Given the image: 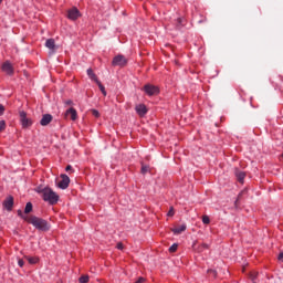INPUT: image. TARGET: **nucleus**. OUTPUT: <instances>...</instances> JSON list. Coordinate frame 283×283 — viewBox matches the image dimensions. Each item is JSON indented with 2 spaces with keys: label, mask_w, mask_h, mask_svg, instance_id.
<instances>
[{
  "label": "nucleus",
  "mask_w": 283,
  "mask_h": 283,
  "mask_svg": "<svg viewBox=\"0 0 283 283\" xmlns=\"http://www.w3.org/2000/svg\"><path fill=\"white\" fill-rule=\"evenodd\" d=\"M28 223L32 224V227H34V229L38 231H43L44 233L51 229L50 222H48V220L36 216H31Z\"/></svg>",
  "instance_id": "f257e3e1"
},
{
  "label": "nucleus",
  "mask_w": 283,
  "mask_h": 283,
  "mask_svg": "<svg viewBox=\"0 0 283 283\" xmlns=\"http://www.w3.org/2000/svg\"><path fill=\"white\" fill-rule=\"evenodd\" d=\"M38 193H41L44 202H49V205H56V202H59V195H56L52 188L45 187L38 190Z\"/></svg>",
  "instance_id": "f03ea898"
},
{
  "label": "nucleus",
  "mask_w": 283,
  "mask_h": 283,
  "mask_svg": "<svg viewBox=\"0 0 283 283\" xmlns=\"http://www.w3.org/2000/svg\"><path fill=\"white\" fill-rule=\"evenodd\" d=\"M20 124L23 129H28V127H32L33 123L32 118H28V113L25 111H20Z\"/></svg>",
  "instance_id": "7ed1b4c3"
},
{
  "label": "nucleus",
  "mask_w": 283,
  "mask_h": 283,
  "mask_svg": "<svg viewBox=\"0 0 283 283\" xmlns=\"http://www.w3.org/2000/svg\"><path fill=\"white\" fill-rule=\"evenodd\" d=\"M128 60L123 54H118L115 57H113L112 65L113 67H125L127 65Z\"/></svg>",
  "instance_id": "20e7f679"
},
{
  "label": "nucleus",
  "mask_w": 283,
  "mask_h": 283,
  "mask_svg": "<svg viewBox=\"0 0 283 283\" xmlns=\"http://www.w3.org/2000/svg\"><path fill=\"white\" fill-rule=\"evenodd\" d=\"M143 90L147 96H157V94H160V88L154 84H146Z\"/></svg>",
  "instance_id": "39448f33"
},
{
  "label": "nucleus",
  "mask_w": 283,
  "mask_h": 283,
  "mask_svg": "<svg viewBox=\"0 0 283 283\" xmlns=\"http://www.w3.org/2000/svg\"><path fill=\"white\" fill-rule=\"evenodd\" d=\"M1 70L9 76H12V74H14V66H12V63H10V61L8 60L3 62Z\"/></svg>",
  "instance_id": "423d86ee"
},
{
  "label": "nucleus",
  "mask_w": 283,
  "mask_h": 283,
  "mask_svg": "<svg viewBox=\"0 0 283 283\" xmlns=\"http://www.w3.org/2000/svg\"><path fill=\"white\" fill-rule=\"evenodd\" d=\"M60 178H62V180L57 184L59 189H67V187H70V177L65 174L60 175Z\"/></svg>",
  "instance_id": "0eeeda50"
},
{
  "label": "nucleus",
  "mask_w": 283,
  "mask_h": 283,
  "mask_svg": "<svg viewBox=\"0 0 283 283\" xmlns=\"http://www.w3.org/2000/svg\"><path fill=\"white\" fill-rule=\"evenodd\" d=\"M81 17V11H78V9L73 8L70 9L67 12V19H70L71 21H76V19H78Z\"/></svg>",
  "instance_id": "6e6552de"
},
{
  "label": "nucleus",
  "mask_w": 283,
  "mask_h": 283,
  "mask_svg": "<svg viewBox=\"0 0 283 283\" xmlns=\"http://www.w3.org/2000/svg\"><path fill=\"white\" fill-rule=\"evenodd\" d=\"M2 205L7 211H12V208L14 207V197H7Z\"/></svg>",
  "instance_id": "1a4fd4ad"
},
{
  "label": "nucleus",
  "mask_w": 283,
  "mask_h": 283,
  "mask_svg": "<svg viewBox=\"0 0 283 283\" xmlns=\"http://www.w3.org/2000/svg\"><path fill=\"white\" fill-rule=\"evenodd\" d=\"M52 115L51 114H44L40 120V125L42 127H48L52 123Z\"/></svg>",
  "instance_id": "9d476101"
},
{
  "label": "nucleus",
  "mask_w": 283,
  "mask_h": 283,
  "mask_svg": "<svg viewBox=\"0 0 283 283\" xmlns=\"http://www.w3.org/2000/svg\"><path fill=\"white\" fill-rule=\"evenodd\" d=\"M135 112L138 114V116H146L147 106L145 104H139L135 107Z\"/></svg>",
  "instance_id": "9b49d317"
},
{
  "label": "nucleus",
  "mask_w": 283,
  "mask_h": 283,
  "mask_svg": "<svg viewBox=\"0 0 283 283\" xmlns=\"http://www.w3.org/2000/svg\"><path fill=\"white\" fill-rule=\"evenodd\" d=\"M65 116H71V120H76V118L78 117V114L76 113V109L74 107H71L66 109Z\"/></svg>",
  "instance_id": "f8f14e48"
},
{
  "label": "nucleus",
  "mask_w": 283,
  "mask_h": 283,
  "mask_svg": "<svg viewBox=\"0 0 283 283\" xmlns=\"http://www.w3.org/2000/svg\"><path fill=\"white\" fill-rule=\"evenodd\" d=\"M185 231H187V224H185V223L179 226V227H177V228H175V229H172V233L175 235H180V233H182Z\"/></svg>",
  "instance_id": "ddd939ff"
},
{
  "label": "nucleus",
  "mask_w": 283,
  "mask_h": 283,
  "mask_svg": "<svg viewBox=\"0 0 283 283\" xmlns=\"http://www.w3.org/2000/svg\"><path fill=\"white\" fill-rule=\"evenodd\" d=\"M235 178L239 182H244V178H247V174L244 171L241 170H235Z\"/></svg>",
  "instance_id": "4468645a"
},
{
  "label": "nucleus",
  "mask_w": 283,
  "mask_h": 283,
  "mask_svg": "<svg viewBox=\"0 0 283 283\" xmlns=\"http://www.w3.org/2000/svg\"><path fill=\"white\" fill-rule=\"evenodd\" d=\"M45 48L52 51L56 50V42L54 41V39L46 40Z\"/></svg>",
  "instance_id": "2eb2a0df"
},
{
  "label": "nucleus",
  "mask_w": 283,
  "mask_h": 283,
  "mask_svg": "<svg viewBox=\"0 0 283 283\" xmlns=\"http://www.w3.org/2000/svg\"><path fill=\"white\" fill-rule=\"evenodd\" d=\"M86 74H87L88 78H91V81H94V83H96L98 81V77L96 76V74L94 73V71L92 69H87Z\"/></svg>",
  "instance_id": "dca6fc26"
},
{
  "label": "nucleus",
  "mask_w": 283,
  "mask_h": 283,
  "mask_svg": "<svg viewBox=\"0 0 283 283\" xmlns=\"http://www.w3.org/2000/svg\"><path fill=\"white\" fill-rule=\"evenodd\" d=\"M17 213H18V217L21 218V220H24V222H30V217L23 213L22 210H18Z\"/></svg>",
  "instance_id": "f3484780"
},
{
  "label": "nucleus",
  "mask_w": 283,
  "mask_h": 283,
  "mask_svg": "<svg viewBox=\"0 0 283 283\" xmlns=\"http://www.w3.org/2000/svg\"><path fill=\"white\" fill-rule=\"evenodd\" d=\"M32 209H34V206L32 205V202H27L24 208L25 216H28V213H32Z\"/></svg>",
  "instance_id": "a211bd4d"
},
{
  "label": "nucleus",
  "mask_w": 283,
  "mask_h": 283,
  "mask_svg": "<svg viewBox=\"0 0 283 283\" xmlns=\"http://www.w3.org/2000/svg\"><path fill=\"white\" fill-rule=\"evenodd\" d=\"M98 85L99 91L102 92L103 96H107V91H105V86L98 80L95 82Z\"/></svg>",
  "instance_id": "6ab92c4d"
},
{
  "label": "nucleus",
  "mask_w": 283,
  "mask_h": 283,
  "mask_svg": "<svg viewBox=\"0 0 283 283\" xmlns=\"http://www.w3.org/2000/svg\"><path fill=\"white\" fill-rule=\"evenodd\" d=\"M27 260L29 264H36L39 262V259L34 256H27Z\"/></svg>",
  "instance_id": "aec40b11"
},
{
  "label": "nucleus",
  "mask_w": 283,
  "mask_h": 283,
  "mask_svg": "<svg viewBox=\"0 0 283 283\" xmlns=\"http://www.w3.org/2000/svg\"><path fill=\"white\" fill-rule=\"evenodd\" d=\"M78 282H80V283H88V282H90V276H88V275H82V276L78 279Z\"/></svg>",
  "instance_id": "412c9836"
},
{
  "label": "nucleus",
  "mask_w": 283,
  "mask_h": 283,
  "mask_svg": "<svg viewBox=\"0 0 283 283\" xmlns=\"http://www.w3.org/2000/svg\"><path fill=\"white\" fill-rule=\"evenodd\" d=\"M176 251H178V243H174V244L169 248V253H176Z\"/></svg>",
  "instance_id": "4be33fe9"
},
{
  "label": "nucleus",
  "mask_w": 283,
  "mask_h": 283,
  "mask_svg": "<svg viewBox=\"0 0 283 283\" xmlns=\"http://www.w3.org/2000/svg\"><path fill=\"white\" fill-rule=\"evenodd\" d=\"M250 280H251L252 282H255V280H258V272H252V273L250 274Z\"/></svg>",
  "instance_id": "5701e85b"
},
{
  "label": "nucleus",
  "mask_w": 283,
  "mask_h": 283,
  "mask_svg": "<svg viewBox=\"0 0 283 283\" xmlns=\"http://www.w3.org/2000/svg\"><path fill=\"white\" fill-rule=\"evenodd\" d=\"M202 222H203V224H209V222H211V219H209V216H203Z\"/></svg>",
  "instance_id": "b1692460"
},
{
  "label": "nucleus",
  "mask_w": 283,
  "mask_h": 283,
  "mask_svg": "<svg viewBox=\"0 0 283 283\" xmlns=\"http://www.w3.org/2000/svg\"><path fill=\"white\" fill-rule=\"evenodd\" d=\"M6 130V120H0V132Z\"/></svg>",
  "instance_id": "393cba45"
},
{
  "label": "nucleus",
  "mask_w": 283,
  "mask_h": 283,
  "mask_svg": "<svg viewBox=\"0 0 283 283\" xmlns=\"http://www.w3.org/2000/svg\"><path fill=\"white\" fill-rule=\"evenodd\" d=\"M64 105L72 106V105H74V102L72 99H66V101H64Z\"/></svg>",
  "instance_id": "a878e982"
},
{
  "label": "nucleus",
  "mask_w": 283,
  "mask_h": 283,
  "mask_svg": "<svg viewBox=\"0 0 283 283\" xmlns=\"http://www.w3.org/2000/svg\"><path fill=\"white\" fill-rule=\"evenodd\" d=\"M4 113H6V106L0 104V116H3Z\"/></svg>",
  "instance_id": "bb28decb"
},
{
  "label": "nucleus",
  "mask_w": 283,
  "mask_h": 283,
  "mask_svg": "<svg viewBox=\"0 0 283 283\" xmlns=\"http://www.w3.org/2000/svg\"><path fill=\"white\" fill-rule=\"evenodd\" d=\"M149 171V166L142 167V174H147Z\"/></svg>",
  "instance_id": "cd10ccee"
},
{
  "label": "nucleus",
  "mask_w": 283,
  "mask_h": 283,
  "mask_svg": "<svg viewBox=\"0 0 283 283\" xmlns=\"http://www.w3.org/2000/svg\"><path fill=\"white\" fill-rule=\"evenodd\" d=\"M25 262L23 261V259H19L18 261V265L20 266V269H23Z\"/></svg>",
  "instance_id": "c85d7f7f"
},
{
  "label": "nucleus",
  "mask_w": 283,
  "mask_h": 283,
  "mask_svg": "<svg viewBox=\"0 0 283 283\" xmlns=\"http://www.w3.org/2000/svg\"><path fill=\"white\" fill-rule=\"evenodd\" d=\"M93 116H95V118H98V116H101V113H98V111L93 109L92 112Z\"/></svg>",
  "instance_id": "c756f323"
},
{
  "label": "nucleus",
  "mask_w": 283,
  "mask_h": 283,
  "mask_svg": "<svg viewBox=\"0 0 283 283\" xmlns=\"http://www.w3.org/2000/svg\"><path fill=\"white\" fill-rule=\"evenodd\" d=\"M174 213H175V212H174V207H170V209H169L167 216L171 218V217L174 216Z\"/></svg>",
  "instance_id": "7c9ffc66"
},
{
  "label": "nucleus",
  "mask_w": 283,
  "mask_h": 283,
  "mask_svg": "<svg viewBox=\"0 0 283 283\" xmlns=\"http://www.w3.org/2000/svg\"><path fill=\"white\" fill-rule=\"evenodd\" d=\"M65 171H74V169L72 168V165H67L65 168Z\"/></svg>",
  "instance_id": "2f4dec72"
},
{
  "label": "nucleus",
  "mask_w": 283,
  "mask_h": 283,
  "mask_svg": "<svg viewBox=\"0 0 283 283\" xmlns=\"http://www.w3.org/2000/svg\"><path fill=\"white\" fill-rule=\"evenodd\" d=\"M182 21H184L182 18H178V19H177L178 25H182Z\"/></svg>",
  "instance_id": "473e14b6"
},
{
  "label": "nucleus",
  "mask_w": 283,
  "mask_h": 283,
  "mask_svg": "<svg viewBox=\"0 0 283 283\" xmlns=\"http://www.w3.org/2000/svg\"><path fill=\"white\" fill-rule=\"evenodd\" d=\"M117 249H118L119 251H123V243H117Z\"/></svg>",
  "instance_id": "72a5a7b5"
},
{
  "label": "nucleus",
  "mask_w": 283,
  "mask_h": 283,
  "mask_svg": "<svg viewBox=\"0 0 283 283\" xmlns=\"http://www.w3.org/2000/svg\"><path fill=\"white\" fill-rule=\"evenodd\" d=\"M279 260H280V262H283V252H281V253L279 254Z\"/></svg>",
  "instance_id": "f704fd0d"
},
{
  "label": "nucleus",
  "mask_w": 283,
  "mask_h": 283,
  "mask_svg": "<svg viewBox=\"0 0 283 283\" xmlns=\"http://www.w3.org/2000/svg\"><path fill=\"white\" fill-rule=\"evenodd\" d=\"M1 3H3V0H0V6H1Z\"/></svg>",
  "instance_id": "c9c22d12"
}]
</instances>
